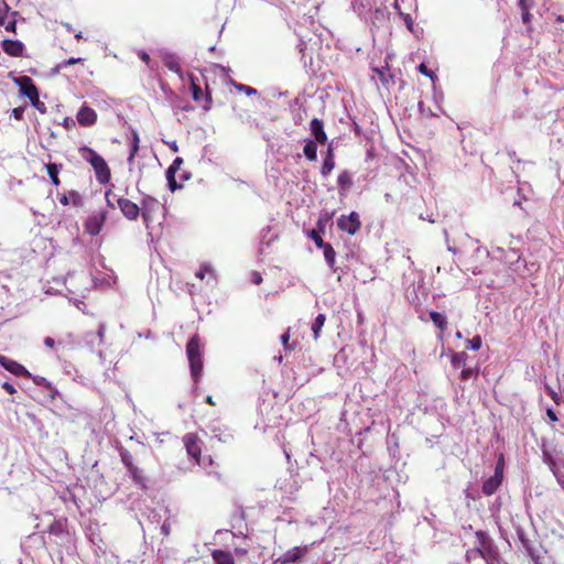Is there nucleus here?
Here are the masks:
<instances>
[{
  "mask_svg": "<svg viewBox=\"0 0 564 564\" xmlns=\"http://www.w3.org/2000/svg\"><path fill=\"white\" fill-rule=\"evenodd\" d=\"M475 535L477 540L475 552L479 553V557L484 558L486 564H501L499 551L489 533L478 530Z\"/></svg>",
  "mask_w": 564,
  "mask_h": 564,
  "instance_id": "obj_1",
  "label": "nucleus"
},
{
  "mask_svg": "<svg viewBox=\"0 0 564 564\" xmlns=\"http://www.w3.org/2000/svg\"><path fill=\"white\" fill-rule=\"evenodd\" d=\"M78 151L80 156L93 166L97 181L104 185L108 184L111 173L105 159L87 145L79 148Z\"/></svg>",
  "mask_w": 564,
  "mask_h": 564,
  "instance_id": "obj_2",
  "label": "nucleus"
},
{
  "mask_svg": "<svg viewBox=\"0 0 564 564\" xmlns=\"http://www.w3.org/2000/svg\"><path fill=\"white\" fill-rule=\"evenodd\" d=\"M186 354L189 362L191 376L195 383L198 382L203 372V355L199 345V337L194 335L186 345Z\"/></svg>",
  "mask_w": 564,
  "mask_h": 564,
  "instance_id": "obj_3",
  "label": "nucleus"
},
{
  "mask_svg": "<svg viewBox=\"0 0 564 564\" xmlns=\"http://www.w3.org/2000/svg\"><path fill=\"white\" fill-rule=\"evenodd\" d=\"M503 468L505 459L503 456L501 455L495 466L494 475L487 478L482 484L481 491L485 496L494 495L501 486L503 479Z\"/></svg>",
  "mask_w": 564,
  "mask_h": 564,
  "instance_id": "obj_4",
  "label": "nucleus"
},
{
  "mask_svg": "<svg viewBox=\"0 0 564 564\" xmlns=\"http://www.w3.org/2000/svg\"><path fill=\"white\" fill-rule=\"evenodd\" d=\"M187 77L189 80V88H191L193 99L196 102L204 101L203 109L205 111H208L212 108V104H213L212 93H210L208 85H206V89H205V94H204L200 86L197 84V77L193 74H188Z\"/></svg>",
  "mask_w": 564,
  "mask_h": 564,
  "instance_id": "obj_5",
  "label": "nucleus"
},
{
  "mask_svg": "<svg viewBox=\"0 0 564 564\" xmlns=\"http://www.w3.org/2000/svg\"><path fill=\"white\" fill-rule=\"evenodd\" d=\"M337 227L349 235H355L361 227L359 214L351 212L348 216H340L337 219Z\"/></svg>",
  "mask_w": 564,
  "mask_h": 564,
  "instance_id": "obj_6",
  "label": "nucleus"
},
{
  "mask_svg": "<svg viewBox=\"0 0 564 564\" xmlns=\"http://www.w3.org/2000/svg\"><path fill=\"white\" fill-rule=\"evenodd\" d=\"M160 203L156 198L150 195H143L140 206V213L145 227H149V223L152 220V214L159 209Z\"/></svg>",
  "mask_w": 564,
  "mask_h": 564,
  "instance_id": "obj_7",
  "label": "nucleus"
},
{
  "mask_svg": "<svg viewBox=\"0 0 564 564\" xmlns=\"http://www.w3.org/2000/svg\"><path fill=\"white\" fill-rule=\"evenodd\" d=\"M184 445L187 454L198 464L202 465L203 462L200 459V442L198 437L192 433L186 434L183 437Z\"/></svg>",
  "mask_w": 564,
  "mask_h": 564,
  "instance_id": "obj_8",
  "label": "nucleus"
},
{
  "mask_svg": "<svg viewBox=\"0 0 564 564\" xmlns=\"http://www.w3.org/2000/svg\"><path fill=\"white\" fill-rule=\"evenodd\" d=\"M105 220H106L105 212H99L97 214L90 215L85 221V230L90 236H97L101 231Z\"/></svg>",
  "mask_w": 564,
  "mask_h": 564,
  "instance_id": "obj_9",
  "label": "nucleus"
},
{
  "mask_svg": "<svg viewBox=\"0 0 564 564\" xmlns=\"http://www.w3.org/2000/svg\"><path fill=\"white\" fill-rule=\"evenodd\" d=\"M117 205L120 208L123 216L129 220H135L140 213V207L128 198H118Z\"/></svg>",
  "mask_w": 564,
  "mask_h": 564,
  "instance_id": "obj_10",
  "label": "nucleus"
},
{
  "mask_svg": "<svg viewBox=\"0 0 564 564\" xmlns=\"http://www.w3.org/2000/svg\"><path fill=\"white\" fill-rule=\"evenodd\" d=\"M0 366L15 376H22L26 378L32 377V375L26 370V368L23 365L3 355H0Z\"/></svg>",
  "mask_w": 564,
  "mask_h": 564,
  "instance_id": "obj_11",
  "label": "nucleus"
},
{
  "mask_svg": "<svg viewBox=\"0 0 564 564\" xmlns=\"http://www.w3.org/2000/svg\"><path fill=\"white\" fill-rule=\"evenodd\" d=\"M516 532H517V536H518L522 547L525 550L528 556L534 562L538 561L540 558V555L538 554L535 547L533 546L532 541L527 536L524 529L521 527H518L516 529Z\"/></svg>",
  "mask_w": 564,
  "mask_h": 564,
  "instance_id": "obj_12",
  "label": "nucleus"
},
{
  "mask_svg": "<svg viewBox=\"0 0 564 564\" xmlns=\"http://www.w3.org/2000/svg\"><path fill=\"white\" fill-rule=\"evenodd\" d=\"M47 532L50 533V535L56 538V543L64 542L68 538V531L66 530V521L62 519L54 520L50 524Z\"/></svg>",
  "mask_w": 564,
  "mask_h": 564,
  "instance_id": "obj_13",
  "label": "nucleus"
},
{
  "mask_svg": "<svg viewBox=\"0 0 564 564\" xmlns=\"http://www.w3.org/2000/svg\"><path fill=\"white\" fill-rule=\"evenodd\" d=\"M76 118L80 126L90 127L96 123L97 113L93 108L84 105L78 110Z\"/></svg>",
  "mask_w": 564,
  "mask_h": 564,
  "instance_id": "obj_14",
  "label": "nucleus"
},
{
  "mask_svg": "<svg viewBox=\"0 0 564 564\" xmlns=\"http://www.w3.org/2000/svg\"><path fill=\"white\" fill-rule=\"evenodd\" d=\"M161 58L165 67H167L171 72L177 74L181 78H183L180 58L176 54L171 52H163L161 54Z\"/></svg>",
  "mask_w": 564,
  "mask_h": 564,
  "instance_id": "obj_15",
  "label": "nucleus"
},
{
  "mask_svg": "<svg viewBox=\"0 0 564 564\" xmlns=\"http://www.w3.org/2000/svg\"><path fill=\"white\" fill-rule=\"evenodd\" d=\"M310 130L314 137L313 141L319 144H325L327 142V134L324 131V123L322 120L314 118L310 123Z\"/></svg>",
  "mask_w": 564,
  "mask_h": 564,
  "instance_id": "obj_16",
  "label": "nucleus"
},
{
  "mask_svg": "<svg viewBox=\"0 0 564 564\" xmlns=\"http://www.w3.org/2000/svg\"><path fill=\"white\" fill-rule=\"evenodd\" d=\"M306 553V547L301 549L299 546L288 550L284 554L275 560V563L290 564L299 561Z\"/></svg>",
  "mask_w": 564,
  "mask_h": 564,
  "instance_id": "obj_17",
  "label": "nucleus"
},
{
  "mask_svg": "<svg viewBox=\"0 0 564 564\" xmlns=\"http://www.w3.org/2000/svg\"><path fill=\"white\" fill-rule=\"evenodd\" d=\"M105 330L106 326L104 324H100L98 327V330L96 333L94 332H87L84 336V341L87 346L90 347L91 350H94L95 345H101L105 337Z\"/></svg>",
  "mask_w": 564,
  "mask_h": 564,
  "instance_id": "obj_18",
  "label": "nucleus"
},
{
  "mask_svg": "<svg viewBox=\"0 0 564 564\" xmlns=\"http://www.w3.org/2000/svg\"><path fill=\"white\" fill-rule=\"evenodd\" d=\"M2 50L10 56L19 57L23 55L24 44L19 40H4Z\"/></svg>",
  "mask_w": 564,
  "mask_h": 564,
  "instance_id": "obj_19",
  "label": "nucleus"
},
{
  "mask_svg": "<svg viewBox=\"0 0 564 564\" xmlns=\"http://www.w3.org/2000/svg\"><path fill=\"white\" fill-rule=\"evenodd\" d=\"M14 84L19 86L20 94L26 98H31L30 91L37 90V87L34 85L33 80L29 76H19L13 79Z\"/></svg>",
  "mask_w": 564,
  "mask_h": 564,
  "instance_id": "obj_20",
  "label": "nucleus"
},
{
  "mask_svg": "<svg viewBox=\"0 0 564 564\" xmlns=\"http://www.w3.org/2000/svg\"><path fill=\"white\" fill-rule=\"evenodd\" d=\"M334 167H335L334 148H333V144L330 143V144H328V148H327L324 161H323V165L321 169L322 175L324 177H327L330 174V172L334 170Z\"/></svg>",
  "mask_w": 564,
  "mask_h": 564,
  "instance_id": "obj_21",
  "label": "nucleus"
},
{
  "mask_svg": "<svg viewBox=\"0 0 564 564\" xmlns=\"http://www.w3.org/2000/svg\"><path fill=\"white\" fill-rule=\"evenodd\" d=\"M542 459H543V463L549 466L550 470L556 477V480L558 481V484H562L563 476L558 474L557 468H556L555 458L553 457L552 453L550 451H547L546 448L542 449Z\"/></svg>",
  "mask_w": 564,
  "mask_h": 564,
  "instance_id": "obj_22",
  "label": "nucleus"
},
{
  "mask_svg": "<svg viewBox=\"0 0 564 564\" xmlns=\"http://www.w3.org/2000/svg\"><path fill=\"white\" fill-rule=\"evenodd\" d=\"M212 556L215 564H235L234 556L229 551L214 550Z\"/></svg>",
  "mask_w": 564,
  "mask_h": 564,
  "instance_id": "obj_23",
  "label": "nucleus"
},
{
  "mask_svg": "<svg viewBox=\"0 0 564 564\" xmlns=\"http://www.w3.org/2000/svg\"><path fill=\"white\" fill-rule=\"evenodd\" d=\"M318 249L323 250L326 263L328 264V267L330 269H333L335 271L334 267H335L336 252H335L334 248L332 247V245L328 242H325L324 246L319 247Z\"/></svg>",
  "mask_w": 564,
  "mask_h": 564,
  "instance_id": "obj_24",
  "label": "nucleus"
},
{
  "mask_svg": "<svg viewBox=\"0 0 564 564\" xmlns=\"http://www.w3.org/2000/svg\"><path fill=\"white\" fill-rule=\"evenodd\" d=\"M132 480L141 486L142 489H147V478L143 475V470L137 466L128 469Z\"/></svg>",
  "mask_w": 564,
  "mask_h": 564,
  "instance_id": "obj_25",
  "label": "nucleus"
},
{
  "mask_svg": "<svg viewBox=\"0 0 564 564\" xmlns=\"http://www.w3.org/2000/svg\"><path fill=\"white\" fill-rule=\"evenodd\" d=\"M47 174L51 178V182L53 185L58 186L59 185V178L58 173L62 170L63 165L57 163H48L45 165Z\"/></svg>",
  "mask_w": 564,
  "mask_h": 564,
  "instance_id": "obj_26",
  "label": "nucleus"
},
{
  "mask_svg": "<svg viewBox=\"0 0 564 564\" xmlns=\"http://www.w3.org/2000/svg\"><path fill=\"white\" fill-rule=\"evenodd\" d=\"M227 84L232 86L238 91L246 94L247 96L258 95V90L256 88L247 86V85L241 84V83H238V82L234 80L231 77H228Z\"/></svg>",
  "mask_w": 564,
  "mask_h": 564,
  "instance_id": "obj_27",
  "label": "nucleus"
},
{
  "mask_svg": "<svg viewBox=\"0 0 564 564\" xmlns=\"http://www.w3.org/2000/svg\"><path fill=\"white\" fill-rule=\"evenodd\" d=\"M303 153L308 161H316L317 159V142L306 140Z\"/></svg>",
  "mask_w": 564,
  "mask_h": 564,
  "instance_id": "obj_28",
  "label": "nucleus"
},
{
  "mask_svg": "<svg viewBox=\"0 0 564 564\" xmlns=\"http://www.w3.org/2000/svg\"><path fill=\"white\" fill-rule=\"evenodd\" d=\"M533 6V0H519V7L522 11V22L524 24H529L531 22L532 15L529 10Z\"/></svg>",
  "mask_w": 564,
  "mask_h": 564,
  "instance_id": "obj_29",
  "label": "nucleus"
},
{
  "mask_svg": "<svg viewBox=\"0 0 564 564\" xmlns=\"http://www.w3.org/2000/svg\"><path fill=\"white\" fill-rule=\"evenodd\" d=\"M32 380L36 386L46 388L50 391L52 398H54L55 394H58L57 389L50 381H47L46 378L41 376H33Z\"/></svg>",
  "mask_w": 564,
  "mask_h": 564,
  "instance_id": "obj_30",
  "label": "nucleus"
},
{
  "mask_svg": "<svg viewBox=\"0 0 564 564\" xmlns=\"http://www.w3.org/2000/svg\"><path fill=\"white\" fill-rule=\"evenodd\" d=\"M337 183L340 189L347 191L352 185V177L348 171H344L338 175Z\"/></svg>",
  "mask_w": 564,
  "mask_h": 564,
  "instance_id": "obj_31",
  "label": "nucleus"
},
{
  "mask_svg": "<svg viewBox=\"0 0 564 564\" xmlns=\"http://www.w3.org/2000/svg\"><path fill=\"white\" fill-rule=\"evenodd\" d=\"M31 94V98L30 101H31V105L36 109L39 110L41 113H45L46 112V106L43 101L40 100V94H39V89L37 90H31L30 91Z\"/></svg>",
  "mask_w": 564,
  "mask_h": 564,
  "instance_id": "obj_32",
  "label": "nucleus"
},
{
  "mask_svg": "<svg viewBox=\"0 0 564 564\" xmlns=\"http://www.w3.org/2000/svg\"><path fill=\"white\" fill-rule=\"evenodd\" d=\"M73 200V204L75 206H78L82 204V197L80 195L76 192V191H70L68 194H64L61 198H59V203L64 206L68 205L69 204V200Z\"/></svg>",
  "mask_w": 564,
  "mask_h": 564,
  "instance_id": "obj_33",
  "label": "nucleus"
},
{
  "mask_svg": "<svg viewBox=\"0 0 564 564\" xmlns=\"http://www.w3.org/2000/svg\"><path fill=\"white\" fill-rule=\"evenodd\" d=\"M430 317L436 327H438L442 330L446 328L447 317L444 314H442L440 312L432 311L430 313Z\"/></svg>",
  "mask_w": 564,
  "mask_h": 564,
  "instance_id": "obj_34",
  "label": "nucleus"
},
{
  "mask_svg": "<svg viewBox=\"0 0 564 564\" xmlns=\"http://www.w3.org/2000/svg\"><path fill=\"white\" fill-rule=\"evenodd\" d=\"M325 321H326V316L325 314H318L313 324H312V332H313V335H314V339L316 340L318 337H319V333L322 330V327L324 326L325 324Z\"/></svg>",
  "mask_w": 564,
  "mask_h": 564,
  "instance_id": "obj_35",
  "label": "nucleus"
},
{
  "mask_svg": "<svg viewBox=\"0 0 564 564\" xmlns=\"http://www.w3.org/2000/svg\"><path fill=\"white\" fill-rule=\"evenodd\" d=\"M334 213L325 212L322 214L316 223L315 229L325 232L327 224H329L333 219Z\"/></svg>",
  "mask_w": 564,
  "mask_h": 564,
  "instance_id": "obj_36",
  "label": "nucleus"
},
{
  "mask_svg": "<svg viewBox=\"0 0 564 564\" xmlns=\"http://www.w3.org/2000/svg\"><path fill=\"white\" fill-rule=\"evenodd\" d=\"M467 354L465 351L455 352L452 355V366L454 368H460L465 366V362L467 360Z\"/></svg>",
  "mask_w": 564,
  "mask_h": 564,
  "instance_id": "obj_37",
  "label": "nucleus"
},
{
  "mask_svg": "<svg viewBox=\"0 0 564 564\" xmlns=\"http://www.w3.org/2000/svg\"><path fill=\"white\" fill-rule=\"evenodd\" d=\"M119 455H120V459H121L122 464L126 466L127 469H130L135 466L133 464V457L128 449L120 448Z\"/></svg>",
  "mask_w": 564,
  "mask_h": 564,
  "instance_id": "obj_38",
  "label": "nucleus"
},
{
  "mask_svg": "<svg viewBox=\"0 0 564 564\" xmlns=\"http://www.w3.org/2000/svg\"><path fill=\"white\" fill-rule=\"evenodd\" d=\"M322 234H323L322 231H319L315 228L307 231V237L314 241V243L317 248L323 247L325 243V241L321 237Z\"/></svg>",
  "mask_w": 564,
  "mask_h": 564,
  "instance_id": "obj_39",
  "label": "nucleus"
},
{
  "mask_svg": "<svg viewBox=\"0 0 564 564\" xmlns=\"http://www.w3.org/2000/svg\"><path fill=\"white\" fill-rule=\"evenodd\" d=\"M183 164V159L180 156H176L173 161V163L167 167L165 171V176H175L176 172L180 170L181 165Z\"/></svg>",
  "mask_w": 564,
  "mask_h": 564,
  "instance_id": "obj_40",
  "label": "nucleus"
},
{
  "mask_svg": "<svg viewBox=\"0 0 564 564\" xmlns=\"http://www.w3.org/2000/svg\"><path fill=\"white\" fill-rule=\"evenodd\" d=\"M399 15L401 17V19L403 20L406 29L413 33V34H417V30L414 28V21L412 19V17L409 14V13H403V12H399Z\"/></svg>",
  "mask_w": 564,
  "mask_h": 564,
  "instance_id": "obj_41",
  "label": "nucleus"
},
{
  "mask_svg": "<svg viewBox=\"0 0 564 564\" xmlns=\"http://www.w3.org/2000/svg\"><path fill=\"white\" fill-rule=\"evenodd\" d=\"M481 337L479 335H476L474 336L471 339H468L466 341V349H469V350H479L480 347H481Z\"/></svg>",
  "mask_w": 564,
  "mask_h": 564,
  "instance_id": "obj_42",
  "label": "nucleus"
},
{
  "mask_svg": "<svg viewBox=\"0 0 564 564\" xmlns=\"http://www.w3.org/2000/svg\"><path fill=\"white\" fill-rule=\"evenodd\" d=\"M417 70L422 74V75H425L427 77L431 78V80L433 82V84L435 83V80L437 79V76L435 75V73L433 70H431L424 63H421L419 66H417Z\"/></svg>",
  "mask_w": 564,
  "mask_h": 564,
  "instance_id": "obj_43",
  "label": "nucleus"
},
{
  "mask_svg": "<svg viewBox=\"0 0 564 564\" xmlns=\"http://www.w3.org/2000/svg\"><path fill=\"white\" fill-rule=\"evenodd\" d=\"M206 273H209V274H214V269L212 268L210 264H203L202 268L199 269V271L196 272V276L198 279H204L205 274Z\"/></svg>",
  "mask_w": 564,
  "mask_h": 564,
  "instance_id": "obj_44",
  "label": "nucleus"
},
{
  "mask_svg": "<svg viewBox=\"0 0 564 564\" xmlns=\"http://www.w3.org/2000/svg\"><path fill=\"white\" fill-rule=\"evenodd\" d=\"M166 181H167V187H169V189H170L171 192H175L176 189L182 188V184H178V183L176 182L175 176H172V177L166 176Z\"/></svg>",
  "mask_w": 564,
  "mask_h": 564,
  "instance_id": "obj_45",
  "label": "nucleus"
},
{
  "mask_svg": "<svg viewBox=\"0 0 564 564\" xmlns=\"http://www.w3.org/2000/svg\"><path fill=\"white\" fill-rule=\"evenodd\" d=\"M290 340V329H288L285 333L281 335V343L284 346L285 350H292L293 347L289 343Z\"/></svg>",
  "mask_w": 564,
  "mask_h": 564,
  "instance_id": "obj_46",
  "label": "nucleus"
},
{
  "mask_svg": "<svg viewBox=\"0 0 564 564\" xmlns=\"http://www.w3.org/2000/svg\"><path fill=\"white\" fill-rule=\"evenodd\" d=\"M474 376H476V371L473 368H464L460 372V378L463 380H468Z\"/></svg>",
  "mask_w": 564,
  "mask_h": 564,
  "instance_id": "obj_47",
  "label": "nucleus"
},
{
  "mask_svg": "<svg viewBox=\"0 0 564 564\" xmlns=\"http://www.w3.org/2000/svg\"><path fill=\"white\" fill-rule=\"evenodd\" d=\"M25 108H26V106H21V107L14 108L12 110L13 118L17 120H22Z\"/></svg>",
  "mask_w": 564,
  "mask_h": 564,
  "instance_id": "obj_48",
  "label": "nucleus"
},
{
  "mask_svg": "<svg viewBox=\"0 0 564 564\" xmlns=\"http://www.w3.org/2000/svg\"><path fill=\"white\" fill-rule=\"evenodd\" d=\"M373 70L379 75L380 80L382 82L383 85H387L389 83V78H391V76L387 75L386 70L378 68H375Z\"/></svg>",
  "mask_w": 564,
  "mask_h": 564,
  "instance_id": "obj_49",
  "label": "nucleus"
},
{
  "mask_svg": "<svg viewBox=\"0 0 564 564\" xmlns=\"http://www.w3.org/2000/svg\"><path fill=\"white\" fill-rule=\"evenodd\" d=\"M82 58H75V57H70L64 62H62L61 64L57 65V68H63L65 66H68V65H73V64H76L78 62H80Z\"/></svg>",
  "mask_w": 564,
  "mask_h": 564,
  "instance_id": "obj_50",
  "label": "nucleus"
},
{
  "mask_svg": "<svg viewBox=\"0 0 564 564\" xmlns=\"http://www.w3.org/2000/svg\"><path fill=\"white\" fill-rule=\"evenodd\" d=\"M477 557H479V553L475 552V547L467 550V552H466V560L468 562H470L473 560H476Z\"/></svg>",
  "mask_w": 564,
  "mask_h": 564,
  "instance_id": "obj_51",
  "label": "nucleus"
},
{
  "mask_svg": "<svg viewBox=\"0 0 564 564\" xmlns=\"http://www.w3.org/2000/svg\"><path fill=\"white\" fill-rule=\"evenodd\" d=\"M62 124L65 129H72L73 127H75V120L70 117H66L64 118Z\"/></svg>",
  "mask_w": 564,
  "mask_h": 564,
  "instance_id": "obj_52",
  "label": "nucleus"
},
{
  "mask_svg": "<svg viewBox=\"0 0 564 564\" xmlns=\"http://www.w3.org/2000/svg\"><path fill=\"white\" fill-rule=\"evenodd\" d=\"M138 56L140 57L141 61H143L149 67H151L150 65V62H151V58H150V55L144 52V51H141L139 52Z\"/></svg>",
  "mask_w": 564,
  "mask_h": 564,
  "instance_id": "obj_53",
  "label": "nucleus"
},
{
  "mask_svg": "<svg viewBox=\"0 0 564 564\" xmlns=\"http://www.w3.org/2000/svg\"><path fill=\"white\" fill-rule=\"evenodd\" d=\"M2 388L9 393V394H14L17 392V389L14 388L13 384H11L10 382H3L2 383Z\"/></svg>",
  "mask_w": 564,
  "mask_h": 564,
  "instance_id": "obj_54",
  "label": "nucleus"
},
{
  "mask_svg": "<svg viewBox=\"0 0 564 564\" xmlns=\"http://www.w3.org/2000/svg\"><path fill=\"white\" fill-rule=\"evenodd\" d=\"M546 415L552 422H556L558 420L555 411L551 408L546 410Z\"/></svg>",
  "mask_w": 564,
  "mask_h": 564,
  "instance_id": "obj_55",
  "label": "nucleus"
},
{
  "mask_svg": "<svg viewBox=\"0 0 564 564\" xmlns=\"http://www.w3.org/2000/svg\"><path fill=\"white\" fill-rule=\"evenodd\" d=\"M6 31H8V32H12V33H15V32H17V22H15V20L10 21V22L6 25Z\"/></svg>",
  "mask_w": 564,
  "mask_h": 564,
  "instance_id": "obj_56",
  "label": "nucleus"
},
{
  "mask_svg": "<svg viewBox=\"0 0 564 564\" xmlns=\"http://www.w3.org/2000/svg\"><path fill=\"white\" fill-rule=\"evenodd\" d=\"M252 282L254 284H260L262 282V276L259 272H257V271L252 272Z\"/></svg>",
  "mask_w": 564,
  "mask_h": 564,
  "instance_id": "obj_57",
  "label": "nucleus"
},
{
  "mask_svg": "<svg viewBox=\"0 0 564 564\" xmlns=\"http://www.w3.org/2000/svg\"><path fill=\"white\" fill-rule=\"evenodd\" d=\"M44 345H45L46 347L52 348V347H54V345H55V340H54L52 337H45V338H44Z\"/></svg>",
  "mask_w": 564,
  "mask_h": 564,
  "instance_id": "obj_58",
  "label": "nucleus"
},
{
  "mask_svg": "<svg viewBox=\"0 0 564 564\" xmlns=\"http://www.w3.org/2000/svg\"><path fill=\"white\" fill-rule=\"evenodd\" d=\"M112 195L111 191H107L106 192V200H107V204L108 206H110L111 208H115V204L112 203L110 196Z\"/></svg>",
  "mask_w": 564,
  "mask_h": 564,
  "instance_id": "obj_59",
  "label": "nucleus"
},
{
  "mask_svg": "<svg viewBox=\"0 0 564 564\" xmlns=\"http://www.w3.org/2000/svg\"><path fill=\"white\" fill-rule=\"evenodd\" d=\"M161 532L164 534V535H169L170 534V525L164 522L162 525H161Z\"/></svg>",
  "mask_w": 564,
  "mask_h": 564,
  "instance_id": "obj_60",
  "label": "nucleus"
},
{
  "mask_svg": "<svg viewBox=\"0 0 564 564\" xmlns=\"http://www.w3.org/2000/svg\"><path fill=\"white\" fill-rule=\"evenodd\" d=\"M3 9V11L7 13L10 11V7L4 0H0V11Z\"/></svg>",
  "mask_w": 564,
  "mask_h": 564,
  "instance_id": "obj_61",
  "label": "nucleus"
},
{
  "mask_svg": "<svg viewBox=\"0 0 564 564\" xmlns=\"http://www.w3.org/2000/svg\"><path fill=\"white\" fill-rule=\"evenodd\" d=\"M546 390H547L549 394L551 395V398L554 400V402L558 403L556 392H554V391H553L551 388H549V387L546 388Z\"/></svg>",
  "mask_w": 564,
  "mask_h": 564,
  "instance_id": "obj_62",
  "label": "nucleus"
},
{
  "mask_svg": "<svg viewBox=\"0 0 564 564\" xmlns=\"http://www.w3.org/2000/svg\"><path fill=\"white\" fill-rule=\"evenodd\" d=\"M138 150H139L138 144H131L130 154H132V156H134L137 154Z\"/></svg>",
  "mask_w": 564,
  "mask_h": 564,
  "instance_id": "obj_63",
  "label": "nucleus"
},
{
  "mask_svg": "<svg viewBox=\"0 0 564 564\" xmlns=\"http://www.w3.org/2000/svg\"><path fill=\"white\" fill-rule=\"evenodd\" d=\"M131 144H138L139 145V135L135 131L132 133V142Z\"/></svg>",
  "mask_w": 564,
  "mask_h": 564,
  "instance_id": "obj_64",
  "label": "nucleus"
}]
</instances>
